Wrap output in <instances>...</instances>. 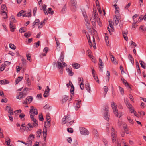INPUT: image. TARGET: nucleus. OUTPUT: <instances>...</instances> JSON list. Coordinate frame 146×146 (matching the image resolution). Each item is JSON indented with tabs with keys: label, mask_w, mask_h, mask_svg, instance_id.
Here are the masks:
<instances>
[{
	"label": "nucleus",
	"mask_w": 146,
	"mask_h": 146,
	"mask_svg": "<svg viewBox=\"0 0 146 146\" xmlns=\"http://www.w3.org/2000/svg\"><path fill=\"white\" fill-rule=\"evenodd\" d=\"M40 21L38 19H36L33 23V26H34L36 23H38Z\"/></svg>",
	"instance_id": "63"
},
{
	"label": "nucleus",
	"mask_w": 146,
	"mask_h": 146,
	"mask_svg": "<svg viewBox=\"0 0 146 146\" xmlns=\"http://www.w3.org/2000/svg\"><path fill=\"white\" fill-rule=\"evenodd\" d=\"M105 40L106 42V44H108L109 42V41L108 40V37L107 36V33H105Z\"/></svg>",
	"instance_id": "45"
},
{
	"label": "nucleus",
	"mask_w": 146,
	"mask_h": 146,
	"mask_svg": "<svg viewBox=\"0 0 146 146\" xmlns=\"http://www.w3.org/2000/svg\"><path fill=\"white\" fill-rule=\"evenodd\" d=\"M111 59L112 62L115 64H117V62L116 61H114V57L113 56L111 55Z\"/></svg>",
	"instance_id": "53"
},
{
	"label": "nucleus",
	"mask_w": 146,
	"mask_h": 146,
	"mask_svg": "<svg viewBox=\"0 0 146 146\" xmlns=\"http://www.w3.org/2000/svg\"><path fill=\"white\" fill-rule=\"evenodd\" d=\"M42 130L40 129H38L36 133L37 137L40 138L41 133Z\"/></svg>",
	"instance_id": "33"
},
{
	"label": "nucleus",
	"mask_w": 146,
	"mask_h": 146,
	"mask_svg": "<svg viewBox=\"0 0 146 146\" xmlns=\"http://www.w3.org/2000/svg\"><path fill=\"white\" fill-rule=\"evenodd\" d=\"M74 120H72V121H70L67 124V126L68 127H70L71 125L73 123Z\"/></svg>",
	"instance_id": "62"
},
{
	"label": "nucleus",
	"mask_w": 146,
	"mask_h": 146,
	"mask_svg": "<svg viewBox=\"0 0 146 146\" xmlns=\"http://www.w3.org/2000/svg\"><path fill=\"white\" fill-rule=\"evenodd\" d=\"M43 10L45 14L47 15L48 13L46 11V5H44L43 7Z\"/></svg>",
	"instance_id": "37"
},
{
	"label": "nucleus",
	"mask_w": 146,
	"mask_h": 146,
	"mask_svg": "<svg viewBox=\"0 0 146 146\" xmlns=\"http://www.w3.org/2000/svg\"><path fill=\"white\" fill-rule=\"evenodd\" d=\"M140 64L141 66L144 69L145 68V66L143 64H144V62L143 61H140Z\"/></svg>",
	"instance_id": "58"
},
{
	"label": "nucleus",
	"mask_w": 146,
	"mask_h": 146,
	"mask_svg": "<svg viewBox=\"0 0 146 146\" xmlns=\"http://www.w3.org/2000/svg\"><path fill=\"white\" fill-rule=\"evenodd\" d=\"M95 9L94 8L93 9V14L94 15V17H93V18L90 17V19L91 21H92V22H94L93 21H92V20H94L95 19H96L97 22L98 23L99 25H100V19L98 18V17H97L98 14H97L96 13V11L95 10Z\"/></svg>",
	"instance_id": "4"
},
{
	"label": "nucleus",
	"mask_w": 146,
	"mask_h": 146,
	"mask_svg": "<svg viewBox=\"0 0 146 146\" xmlns=\"http://www.w3.org/2000/svg\"><path fill=\"white\" fill-rule=\"evenodd\" d=\"M69 82L71 83L72 84V85L71 86V87L70 90V92L72 94H73L74 92V86H73V84H72V82L70 81H69Z\"/></svg>",
	"instance_id": "28"
},
{
	"label": "nucleus",
	"mask_w": 146,
	"mask_h": 146,
	"mask_svg": "<svg viewBox=\"0 0 146 146\" xmlns=\"http://www.w3.org/2000/svg\"><path fill=\"white\" fill-rule=\"evenodd\" d=\"M33 99V97L32 96H28L25 99L23 104L25 105L29 104L32 101Z\"/></svg>",
	"instance_id": "7"
},
{
	"label": "nucleus",
	"mask_w": 146,
	"mask_h": 146,
	"mask_svg": "<svg viewBox=\"0 0 146 146\" xmlns=\"http://www.w3.org/2000/svg\"><path fill=\"white\" fill-rule=\"evenodd\" d=\"M29 129V126L27 127V125L26 127H21L20 129V131L21 132H23L25 130L26 131H27Z\"/></svg>",
	"instance_id": "14"
},
{
	"label": "nucleus",
	"mask_w": 146,
	"mask_h": 146,
	"mask_svg": "<svg viewBox=\"0 0 146 146\" xmlns=\"http://www.w3.org/2000/svg\"><path fill=\"white\" fill-rule=\"evenodd\" d=\"M10 27L11 29V31L12 32H14L15 29V25L13 23H10Z\"/></svg>",
	"instance_id": "21"
},
{
	"label": "nucleus",
	"mask_w": 146,
	"mask_h": 146,
	"mask_svg": "<svg viewBox=\"0 0 146 146\" xmlns=\"http://www.w3.org/2000/svg\"><path fill=\"white\" fill-rule=\"evenodd\" d=\"M31 35V33L29 32L26 33L24 34V36L26 38H28Z\"/></svg>",
	"instance_id": "39"
},
{
	"label": "nucleus",
	"mask_w": 146,
	"mask_h": 146,
	"mask_svg": "<svg viewBox=\"0 0 146 146\" xmlns=\"http://www.w3.org/2000/svg\"><path fill=\"white\" fill-rule=\"evenodd\" d=\"M66 122H68L70 121L71 120V117L70 115H67L66 116Z\"/></svg>",
	"instance_id": "55"
},
{
	"label": "nucleus",
	"mask_w": 146,
	"mask_h": 146,
	"mask_svg": "<svg viewBox=\"0 0 146 146\" xmlns=\"http://www.w3.org/2000/svg\"><path fill=\"white\" fill-rule=\"evenodd\" d=\"M23 78V77L19 76L16 80L15 83V84H17Z\"/></svg>",
	"instance_id": "24"
},
{
	"label": "nucleus",
	"mask_w": 146,
	"mask_h": 146,
	"mask_svg": "<svg viewBox=\"0 0 146 146\" xmlns=\"http://www.w3.org/2000/svg\"><path fill=\"white\" fill-rule=\"evenodd\" d=\"M127 119L130 123H131V124H133V121L132 119H131L130 117H127Z\"/></svg>",
	"instance_id": "61"
},
{
	"label": "nucleus",
	"mask_w": 146,
	"mask_h": 146,
	"mask_svg": "<svg viewBox=\"0 0 146 146\" xmlns=\"http://www.w3.org/2000/svg\"><path fill=\"white\" fill-rule=\"evenodd\" d=\"M26 96V93H23V92H20L19 95L17 96V98L18 99H20L21 98H23Z\"/></svg>",
	"instance_id": "9"
},
{
	"label": "nucleus",
	"mask_w": 146,
	"mask_h": 146,
	"mask_svg": "<svg viewBox=\"0 0 146 146\" xmlns=\"http://www.w3.org/2000/svg\"><path fill=\"white\" fill-rule=\"evenodd\" d=\"M29 112H32L36 115H37L38 113L37 110L36 108H35L34 110H30Z\"/></svg>",
	"instance_id": "31"
},
{
	"label": "nucleus",
	"mask_w": 146,
	"mask_h": 146,
	"mask_svg": "<svg viewBox=\"0 0 146 146\" xmlns=\"http://www.w3.org/2000/svg\"><path fill=\"white\" fill-rule=\"evenodd\" d=\"M24 12V11L22 10L21 11L18 13L17 14V16L18 17L21 16L23 15L22 13Z\"/></svg>",
	"instance_id": "50"
},
{
	"label": "nucleus",
	"mask_w": 146,
	"mask_h": 146,
	"mask_svg": "<svg viewBox=\"0 0 146 146\" xmlns=\"http://www.w3.org/2000/svg\"><path fill=\"white\" fill-rule=\"evenodd\" d=\"M104 92L103 94V96L104 98H105L106 97L107 92L108 90V89L107 86H105L104 87Z\"/></svg>",
	"instance_id": "20"
},
{
	"label": "nucleus",
	"mask_w": 146,
	"mask_h": 146,
	"mask_svg": "<svg viewBox=\"0 0 146 146\" xmlns=\"http://www.w3.org/2000/svg\"><path fill=\"white\" fill-rule=\"evenodd\" d=\"M1 15L2 16H3V18L4 19H5L7 17V12H5V14L2 13H1Z\"/></svg>",
	"instance_id": "54"
},
{
	"label": "nucleus",
	"mask_w": 146,
	"mask_h": 146,
	"mask_svg": "<svg viewBox=\"0 0 146 146\" xmlns=\"http://www.w3.org/2000/svg\"><path fill=\"white\" fill-rule=\"evenodd\" d=\"M5 110H7L8 113L10 114L11 115H12L13 114V111L11 109V107L10 106H6Z\"/></svg>",
	"instance_id": "13"
},
{
	"label": "nucleus",
	"mask_w": 146,
	"mask_h": 146,
	"mask_svg": "<svg viewBox=\"0 0 146 146\" xmlns=\"http://www.w3.org/2000/svg\"><path fill=\"white\" fill-rule=\"evenodd\" d=\"M114 129L112 127V133H111V139L112 141V142L114 143L116 141L115 138V135L114 133H113V131H114Z\"/></svg>",
	"instance_id": "12"
},
{
	"label": "nucleus",
	"mask_w": 146,
	"mask_h": 146,
	"mask_svg": "<svg viewBox=\"0 0 146 146\" xmlns=\"http://www.w3.org/2000/svg\"><path fill=\"white\" fill-rule=\"evenodd\" d=\"M95 3L97 7L98 10V12L99 14H100V8L99 2L98 0H96L95 1Z\"/></svg>",
	"instance_id": "18"
},
{
	"label": "nucleus",
	"mask_w": 146,
	"mask_h": 146,
	"mask_svg": "<svg viewBox=\"0 0 146 146\" xmlns=\"http://www.w3.org/2000/svg\"><path fill=\"white\" fill-rule=\"evenodd\" d=\"M80 130L81 134L82 135H86L89 134V132L85 128L81 127L80 128Z\"/></svg>",
	"instance_id": "5"
},
{
	"label": "nucleus",
	"mask_w": 146,
	"mask_h": 146,
	"mask_svg": "<svg viewBox=\"0 0 146 146\" xmlns=\"http://www.w3.org/2000/svg\"><path fill=\"white\" fill-rule=\"evenodd\" d=\"M19 31V32L21 33L25 32L26 31V29L25 28L22 27L20 28Z\"/></svg>",
	"instance_id": "46"
},
{
	"label": "nucleus",
	"mask_w": 146,
	"mask_h": 146,
	"mask_svg": "<svg viewBox=\"0 0 146 146\" xmlns=\"http://www.w3.org/2000/svg\"><path fill=\"white\" fill-rule=\"evenodd\" d=\"M29 113H30V117L31 119V120H33V119H34L33 117H34L35 114H33V113L32 112H29Z\"/></svg>",
	"instance_id": "60"
},
{
	"label": "nucleus",
	"mask_w": 146,
	"mask_h": 146,
	"mask_svg": "<svg viewBox=\"0 0 146 146\" xmlns=\"http://www.w3.org/2000/svg\"><path fill=\"white\" fill-rule=\"evenodd\" d=\"M72 65L74 68L76 69L78 68L80 66V64L77 63H75L74 64H72Z\"/></svg>",
	"instance_id": "34"
},
{
	"label": "nucleus",
	"mask_w": 146,
	"mask_h": 146,
	"mask_svg": "<svg viewBox=\"0 0 146 146\" xmlns=\"http://www.w3.org/2000/svg\"><path fill=\"white\" fill-rule=\"evenodd\" d=\"M113 20L114 21L115 24H116V25H117L119 23V20L117 19V17L115 18H114Z\"/></svg>",
	"instance_id": "49"
},
{
	"label": "nucleus",
	"mask_w": 146,
	"mask_h": 146,
	"mask_svg": "<svg viewBox=\"0 0 146 146\" xmlns=\"http://www.w3.org/2000/svg\"><path fill=\"white\" fill-rule=\"evenodd\" d=\"M91 69H92V73L93 77L94 78V79L96 80V82L98 83H99V80L98 79V76L95 74V71L93 69H92V68H91Z\"/></svg>",
	"instance_id": "10"
},
{
	"label": "nucleus",
	"mask_w": 146,
	"mask_h": 146,
	"mask_svg": "<svg viewBox=\"0 0 146 146\" xmlns=\"http://www.w3.org/2000/svg\"><path fill=\"white\" fill-rule=\"evenodd\" d=\"M3 82L2 84H8L9 83V82L8 80H3L2 81Z\"/></svg>",
	"instance_id": "51"
},
{
	"label": "nucleus",
	"mask_w": 146,
	"mask_h": 146,
	"mask_svg": "<svg viewBox=\"0 0 146 146\" xmlns=\"http://www.w3.org/2000/svg\"><path fill=\"white\" fill-rule=\"evenodd\" d=\"M81 101H77L75 106V110H77L80 107Z\"/></svg>",
	"instance_id": "19"
},
{
	"label": "nucleus",
	"mask_w": 146,
	"mask_h": 146,
	"mask_svg": "<svg viewBox=\"0 0 146 146\" xmlns=\"http://www.w3.org/2000/svg\"><path fill=\"white\" fill-rule=\"evenodd\" d=\"M37 7H35L33 9V15L34 16H35V13L37 11Z\"/></svg>",
	"instance_id": "64"
},
{
	"label": "nucleus",
	"mask_w": 146,
	"mask_h": 146,
	"mask_svg": "<svg viewBox=\"0 0 146 146\" xmlns=\"http://www.w3.org/2000/svg\"><path fill=\"white\" fill-rule=\"evenodd\" d=\"M67 131L69 133H72L73 132V129L72 128H68L67 129Z\"/></svg>",
	"instance_id": "59"
},
{
	"label": "nucleus",
	"mask_w": 146,
	"mask_h": 146,
	"mask_svg": "<svg viewBox=\"0 0 146 146\" xmlns=\"http://www.w3.org/2000/svg\"><path fill=\"white\" fill-rule=\"evenodd\" d=\"M94 29H93L92 31L91 30V32L90 33V34H91L92 35V37H93V43H94H94H95V38H94V36L93 34V33H94Z\"/></svg>",
	"instance_id": "40"
},
{
	"label": "nucleus",
	"mask_w": 146,
	"mask_h": 146,
	"mask_svg": "<svg viewBox=\"0 0 146 146\" xmlns=\"http://www.w3.org/2000/svg\"><path fill=\"white\" fill-rule=\"evenodd\" d=\"M10 23H12V22L16 23L17 21L15 19L14 17L13 16H11L10 18Z\"/></svg>",
	"instance_id": "32"
},
{
	"label": "nucleus",
	"mask_w": 146,
	"mask_h": 146,
	"mask_svg": "<svg viewBox=\"0 0 146 146\" xmlns=\"http://www.w3.org/2000/svg\"><path fill=\"white\" fill-rule=\"evenodd\" d=\"M66 70L68 73L69 75L70 76H72L73 74V72H72L71 70H70L69 68H67Z\"/></svg>",
	"instance_id": "36"
},
{
	"label": "nucleus",
	"mask_w": 146,
	"mask_h": 146,
	"mask_svg": "<svg viewBox=\"0 0 146 146\" xmlns=\"http://www.w3.org/2000/svg\"><path fill=\"white\" fill-rule=\"evenodd\" d=\"M109 26L111 27L110 30L111 31H113L114 30L113 27V25L111 23H110L109 21Z\"/></svg>",
	"instance_id": "56"
},
{
	"label": "nucleus",
	"mask_w": 146,
	"mask_h": 146,
	"mask_svg": "<svg viewBox=\"0 0 146 146\" xmlns=\"http://www.w3.org/2000/svg\"><path fill=\"white\" fill-rule=\"evenodd\" d=\"M116 104L113 101L111 102V107L113 109L114 114L116 117H118V111Z\"/></svg>",
	"instance_id": "2"
},
{
	"label": "nucleus",
	"mask_w": 146,
	"mask_h": 146,
	"mask_svg": "<svg viewBox=\"0 0 146 146\" xmlns=\"http://www.w3.org/2000/svg\"><path fill=\"white\" fill-rule=\"evenodd\" d=\"M45 23L44 21H43L42 22H41L39 23L38 24V27L39 28H40L42 27V25L44 24Z\"/></svg>",
	"instance_id": "44"
},
{
	"label": "nucleus",
	"mask_w": 146,
	"mask_h": 146,
	"mask_svg": "<svg viewBox=\"0 0 146 146\" xmlns=\"http://www.w3.org/2000/svg\"><path fill=\"white\" fill-rule=\"evenodd\" d=\"M35 135L32 134H30L29 136L28 139H29V142L30 144L32 142L31 141V140H32L34 138Z\"/></svg>",
	"instance_id": "27"
},
{
	"label": "nucleus",
	"mask_w": 146,
	"mask_h": 146,
	"mask_svg": "<svg viewBox=\"0 0 146 146\" xmlns=\"http://www.w3.org/2000/svg\"><path fill=\"white\" fill-rule=\"evenodd\" d=\"M7 138H5V140H7H7H6V144L7 145H9L10 144V139L8 137H7Z\"/></svg>",
	"instance_id": "42"
},
{
	"label": "nucleus",
	"mask_w": 146,
	"mask_h": 146,
	"mask_svg": "<svg viewBox=\"0 0 146 146\" xmlns=\"http://www.w3.org/2000/svg\"><path fill=\"white\" fill-rule=\"evenodd\" d=\"M66 116H65L62 119V123L63 124H65L66 122Z\"/></svg>",
	"instance_id": "47"
},
{
	"label": "nucleus",
	"mask_w": 146,
	"mask_h": 146,
	"mask_svg": "<svg viewBox=\"0 0 146 146\" xmlns=\"http://www.w3.org/2000/svg\"><path fill=\"white\" fill-rule=\"evenodd\" d=\"M102 112L103 117L105 120L109 122L110 119V115L109 107L107 105H105L103 106Z\"/></svg>",
	"instance_id": "1"
},
{
	"label": "nucleus",
	"mask_w": 146,
	"mask_h": 146,
	"mask_svg": "<svg viewBox=\"0 0 146 146\" xmlns=\"http://www.w3.org/2000/svg\"><path fill=\"white\" fill-rule=\"evenodd\" d=\"M110 76V72L109 71H107L106 73V78L108 80V81H109V78Z\"/></svg>",
	"instance_id": "43"
},
{
	"label": "nucleus",
	"mask_w": 146,
	"mask_h": 146,
	"mask_svg": "<svg viewBox=\"0 0 146 146\" xmlns=\"http://www.w3.org/2000/svg\"><path fill=\"white\" fill-rule=\"evenodd\" d=\"M128 58L129 59L132 64L133 65L134 63V60L131 54H129L128 56Z\"/></svg>",
	"instance_id": "25"
},
{
	"label": "nucleus",
	"mask_w": 146,
	"mask_h": 146,
	"mask_svg": "<svg viewBox=\"0 0 146 146\" xmlns=\"http://www.w3.org/2000/svg\"><path fill=\"white\" fill-rule=\"evenodd\" d=\"M44 128L45 127L47 128L46 126H48L50 127L51 126V120L46 121V122H44Z\"/></svg>",
	"instance_id": "23"
},
{
	"label": "nucleus",
	"mask_w": 146,
	"mask_h": 146,
	"mask_svg": "<svg viewBox=\"0 0 146 146\" xmlns=\"http://www.w3.org/2000/svg\"><path fill=\"white\" fill-rule=\"evenodd\" d=\"M9 47L11 49H15L16 48V46L13 44L11 43L9 44Z\"/></svg>",
	"instance_id": "48"
},
{
	"label": "nucleus",
	"mask_w": 146,
	"mask_h": 146,
	"mask_svg": "<svg viewBox=\"0 0 146 146\" xmlns=\"http://www.w3.org/2000/svg\"><path fill=\"white\" fill-rule=\"evenodd\" d=\"M57 67L58 68L63 69L64 67L67 66V64L64 62H63L62 63L60 62L59 61H58L57 62Z\"/></svg>",
	"instance_id": "8"
},
{
	"label": "nucleus",
	"mask_w": 146,
	"mask_h": 146,
	"mask_svg": "<svg viewBox=\"0 0 146 146\" xmlns=\"http://www.w3.org/2000/svg\"><path fill=\"white\" fill-rule=\"evenodd\" d=\"M83 16H84L85 21L86 22V23L88 24V25L90 24V21L89 19L88 18V17L87 15H86L84 13L83 14Z\"/></svg>",
	"instance_id": "22"
},
{
	"label": "nucleus",
	"mask_w": 146,
	"mask_h": 146,
	"mask_svg": "<svg viewBox=\"0 0 146 146\" xmlns=\"http://www.w3.org/2000/svg\"><path fill=\"white\" fill-rule=\"evenodd\" d=\"M85 88L90 93L91 92L89 84H85Z\"/></svg>",
	"instance_id": "29"
},
{
	"label": "nucleus",
	"mask_w": 146,
	"mask_h": 146,
	"mask_svg": "<svg viewBox=\"0 0 146 146\" xmlns=\"http://www.w3.org/2000/svg\"><path fill=\"white\" fill-rule=\"evenodd\" d=\"M102 141L103 142L105 146H108V141L105 138H103Z\"/></svg>",
	"instance_id": "41"
},
{
	"label": "nucleus",
	"mask_w": 146,
	"mask_h": 146,
	"mask_svg": "<svg viewBox=\"0 0 146 146\" xmlns=\"http://www.w3.org/2000/svg\"><path fill=\"white\" fill-rule=\"evenodd\" d=\"M64 53L63 52H62L58 61H60V62H62L64 60Z\"/></svg>",
	"instance_id": "16"
},
{
	"label": "nucleus",
	"mask_w": 146,
	"mask_h": 146,
	"mask_svg": "<svg viewBox=\"0 0 146 146\" xmlns=\"http://www.w3.org/2000/svg\"><path fill=\"white\" fill-rule=\"evenodd\" d=\"M86 36L88 40V42L89 43V45L91 47H92V43L90 39V37L89 35V34H87Z\"/></svg>",
	"instance_id": "30"
},
{
	"label": "nucleus",
	"mask_w": 146,
	"mask_h": 146,
	"mask_svg": "<svg viewBox=\"0 0 146 146\" xmlns=\"http://www.w3.org/2000/svg\"><path fill=\"white\" fill-rule=\"evenodd\" d=\"M68 99V96L66 95L62 97V102L64 103L66 102Z\"/></svg>",
	"instance_id": "26"
},
{
	"label": "nucleus",
	"mask_w": 146,
	"mask_h": 146,
	"mask_svg": "<svg viewBox=\"0 0 146 146\" xmlns=\"http://www.w3.org/2000/svg\"><path fill=\"white\" fill-rule=\"evenodd\" d=\"M7 11V8L6 6L5 5H2L1 8V12L5 14V12Z\"/></svg>",
	"instance_id": "11"
},
{
	"label": "nucleus",
	"mask_w": 146,
	"mask_h": 146,
	"mask_svg": "<svg viewBox=\"0 0 146 146\" xmlns=\"http://www.w3.org/2000/svg\"><path fill=\"white\" fill-rule=\"evenodd\" d=\"M43 133L44 139V141H45L46 140V136L47 135V129L46 127H45V128H44L43 129Z\"/></svg>",
	"instance_id": "15"
},
{
	"label": "nucleus",
	"mask_w": 146,
	"mask_h": 146,
	"mask_svg": "<svg viewBox=\"0 0 146 146\" xmlns=\"http://www.w3.org/2000/svg\"><path fill=\"white\" fill-rule=\"evenodd\" d=\"M49 91H47V90H46L44 93L43 94V96L44 97H47L49 95Z\"/></svg>",
	"instance_id": "38"
},
{
	"label": "nucleus",
	"mask_w": 146,
	"mask_h": 146,
	"mask_svg": "<svg viewBox=\"0 0 146 146\" xmlns=\"http://www.w3.org/2000/svg\"><path fill=\"white\" fill-rule=\"evenodd\" d=\"M119 89L120 91V93H121V94L123 95L124 93V90L120 86H119Z\"/></svg>",
	"instance_id": "52"
},
{
	"label": "nucleus",
	"mask_w": 146,
	"mask_h": 146,
	"mask_svg": "<svg viewBox=\"0 0 146 146\" xmlns=\"http://www.w3.org/2000/svg\"><path fill=\"white\" fill-rule=\"evenodd\" d=\"M26 57L27 58V60H28L30 62H31V56L29 55V54H27Z\"/></svg>",
	"instance_id": "57"
},
{
	"label": "nucleus",
	"mask_w": 146,
	"mask_h": 146,
	"mask_svg": "<svg viewBox=\"0 0 146 146\" xmlns=\"http://www.w3.org/2000/svg\"><path fill=\"white\" fill-rule=\"evenodd\" d=\"M31 120L33 121V122L32 124L29 123L27 125V127L29 126V128H33L34 127L37 126L38 122L34 118L33 119V120Z\"/></svg>",
	"instance_id": "6"
},
{
	"label": "nucleus",
	"mask_w": 146,
	"mask_h": 146,
	"mask_svg": "<svg viewBox=\"0 0 146 146\" xmlns=\"http://www.w3.org/2000/svg\"><path fill=\"white\" fill-rule=\"evenodd\" d=\"M47 13L53 15L54 14V11L52 10L51 8H49L47 9Z\"/></svg>",
	"instance_id": "35"
},
{
	"label": "nucleus",
	"mask_w": 146,
	"mask_h": 146,
	"mask_svg": "<svg viewBox=\"0 0 146 146\" xmlns=\"http://www.w3.org/2000/svg\"><path fill=\"white\" fill-rule=\"evenodd\" d=\"M70 3L71 5L72 10L73 12H75L76 9L77 8V2L76 0H71Z\"/></svg>",
	"instance_id": "3"
},
{
	"label": "nucleus",
	"mask_w": 146,
	"mask_h": 146,
	"mask_svg": "<svg viewBox=\"0 0 146 146\" xmlns=\"http://www.w3.org/2000/svg\"><path fill=\"white\" fill-rule=\"evenodd\" d=\"M123 35V36L125 40L126 41H127L128 40V38L127 37V34L128 33L127 31H123L122 32Z\"/></svg>",
	"instance_id": "17"
}]
</instances>
